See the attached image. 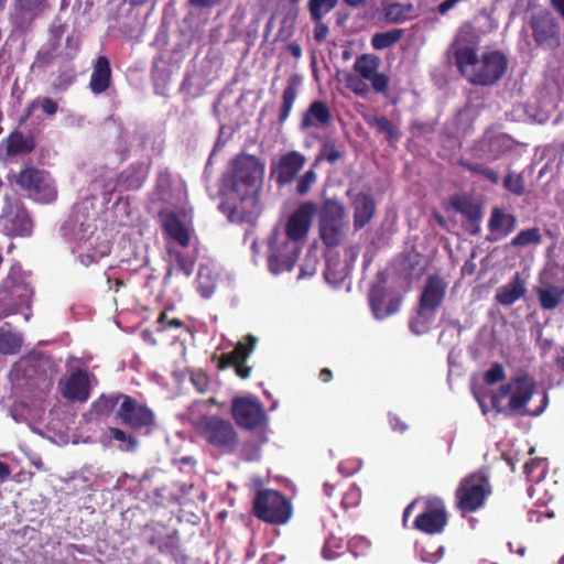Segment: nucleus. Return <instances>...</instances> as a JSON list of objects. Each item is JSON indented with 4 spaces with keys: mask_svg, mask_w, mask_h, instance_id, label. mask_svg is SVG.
Here are the masks:
<instances>
[{
    "mask_svg": "<svg viewBox=\"0 0 564 564\" xmlns=\"http://www.w3.org/2000/svg\"><path fill=\"white\" fill-rule=\"evenodd\" d=\"M479 40L470 24L463 25L456 33L451 52L460 75L470 84L492 86L508 69V58L501 51L485 52L478 56Z\"/></svg>",
    "mask_w": 564,
    "mask_h": 564,
    "instance_id": "1",
    "label": "nucleus"
},
{
    "mask_svg": "<svg viewBox=\"0 0 564 564\" xmlns=\"http://www.w3.org/2000/svg\"><path fill=\"white\" fill-rule=\"evenodd\" d=\"M263 174L264 166L254 155L242 153L231 162V195L219 205L231 223L251 220Z\"/></svg>",
    "mask_w": 564,
    "mask_h": 564,
    "instance_id": "2",
    "label": "nucleus"
},
{
    "mask_svg": "<svg viewBox=\"0 0 564 564\" xmlns=\"http://www.w3.org/2000/svg\"><path fill=\"white\" fill-rule=\"evenodd\" d=\"M535 380L528 373L516 376L492 393L490 402L497 413L506 416H538L547 405V395L543 394L541 405L534 410L527 408L535 391Z\"/></svg>",
    "mask_w": 564,
    "mask_h": 564,
    "instance_id": "3",
    "label": "nucleus"
},
{
    "mask_svg": "<svg viewBox=\"0 0 564 564\" xmlns=\"http://www.w3.org/2000/svg\"><path fill=\"white\" fill-rule=\"evenodd\" d=\"M317 206L314 202L307 200L290 215L285 224V234L292 243L286 242L285 253L274 250L268 258L269 268L273 273L291 271L299 258L300 249L296 242L303 241L312 226L313 217L316 214Z\"/></svg>",
    "mask_w": 564,
    "mask_h": 564,
    "instance_id": "4",
    "label": "nucleus"
},
{
    "mask_svg": "<svg viewBox=\"0 0 564 564\" xmlns=\"http://www.w3.org/2000/svg\"><path fill=\"white\" fill-rule=\"evenodd\" d=\"M447 293V282L440 274L427 276L417 301L416 316L410 321V329L421 335L429 330L437 310L442 306Z\"/></svg>",
    "mask_w": 564,
    "mask_h": 564,
    "instance_id": "5",
    "label": "nucleus"
},
{
    "mask_svg": "<svg viewBox=\"0 0 564 564\" xmlns=\"http://www.w3.org/2000/svg\"><path fill=\"white\" fill-rule=\"evenodd\" d=\"M194 426L198 435L221 454H234L238 449L239 436L230 421L218 415H205Z\"/></svg>",
    "mask_w": 564,
    "mask_h": 564,
    "instance_id": "6",
    "label": "nucleus"
},
{
    "mask_svg": "<svg viewBox=\"0 0 564 564\" xmlns=\"http://www.w3.org/2000/svg\"><path fill=\"white\" fill-rule=\"evenodd\" d=\"M347 228L344 204L335 198L324 199L318 213V234L322 242L329 249L340 246Z\"/></svg>",
    "mask_w": 564,
    "mask_h": 564,
    "instance_id": "7",
    "label": "nucleus"
},
{
    "mask_svg": "<svg viewBox=\"0 0 564 564\" xmlns=\"http://www.w3.org/2000/svg\"><path fill=\"white\" fill-rule=\"evenodd\" d=\"M491 492L489 479L482 473L464 477L455 490L456 507L463 516L480 509Z\"/></svg>",
    "mask_w": 564,
    "mask_h": 564,
    "instance_id": "8",
    "label": "nucleus"
},
{
    "mask_svg": "<svg viewBox=\"0 0 564 564\" xmlns=\"http://www.w3.org/2000/svg\"><path fill=\"white\" fill-rule=\"evenodd\" d=\"M252 513L261 521L284 524L291 518V502L278 490L260 489L256 492Z\"/></svg>",
    "mask_w": 564,
    "mask_h": 564,
    "instance_id": "9",
    "label": "nucleus"
},
{
    "mask_svg": "<svg viewBox=\"0 0 564 564\" xmlns=\"http://www.w3.org/2000/svg\"><path fill=\"white\" fill-rule=\"evenodd\" d=\"M13 182L28 197L36 202L51 203L56 198V186L47 171L26 166L14 175Z\"/></svg>",
    "mask_w": 564,
    "mask_h": 564,
    "instance_id": "10",
    "label": "nucleus"
},
{
    "mask_svg": "<svg viewBox=\"0 0 564 564\" xmlns=\"http://www.w3.org/2000/svg\"><path fill=\"white\" fill-rule=\"evenodd\" d=\"M529 28L534 44L542 51L556 52L562 45L561 24L547 9L531 14Z\"/></svg>",
    "mask_w": 564,
    "mask_h": 564,
    "instance_id": "11",
    "label": "nucleus"
},
{
    "mask_svg": "<svg viewBox=\"0 0 564 564\" xmlns=\"http://www.w3.org/2000/svg\"><path fill=\"white\" fill-rule=\"evenodd\" d=\"M67 24L62 22L61 19H55L48 26L47 40L43 44L46 48L55 53L64 62L73 61L80 51L82 37L80 34L73 31L66 35L64 47L62 48V40L66 33Z\"/></svg>",
    "mask_w": 564,
    "mask_h": 564,
    "instance_id": "12",
    "label": "nucleus"
},
{
    "mask_svg": "<svg viewBox=\"0 0 564 564\" xmlns=\"http://www.w3.org/2000/svg\"><path fill=\"white\" fill-rule=\"evenodd\" d=\"M424 503L425 508L415 517L413 528L429 535L441 534L448 523L444 500L438 497H429L424 499Z\"/></svg>",
    "mask_w": 564,
    "mask_h": 564,
    "instance_id": "13",
    "label": "nucleus"
},
{
    "mask_svg": "<svg viewBox=\"0 0 564 564\" xmlns=\"http://www.w3.org/2000/svg\"><path fill=\"white\" fill-rule=\"evenodd\" d=\"M1 231L8 237H28L33 231V220L23 205L7 199L0 214Z\"/></svg>",
    "mask_w": 564,
    "mask_h": 564,
    "instance_id": "14",
    "label": "nucleus"
},
{
    "mask_svg": "<svg viewBox=\"0 0 564 564\" xmlns=\"http://www.w3.org/2000/svg\"><path fill=\"white\" fill-rule=\"evenodd\" d=\"M230 412L236 424L245 430L258 429L267 419L262 403L256 398L235 397Z\"/></svg>",
    "mask_w": 564,
    "mask_h": 564,
    "instance_id": "15",
    "label": "nucleus"
},
{
    "mask_svg": "<svg viewBox=\"0 0 564 564\" xmlns=\"http://www.w3.org/2000/svg\"><path fill=\"white\" fill-rule=\"evenodd\" d=\"M117 417L133 430L150 429L155 422V415L148 405L127 394L117 410Z\"/></svg>",
    "mask_w": 564,
    "mask_h": 564,
    "instance_id": "16",
    "label": "nucleus"
},
{
    "mask_svg": "<svg viewBox=\"0 0 564 564\" xmlns=\"http://www.w3.org/2000/svg\"><path fill=\"white\" fill-rule=\"evenodd\" d=\"M516 145V141L510 135L497 133L476 142L471 149V154L477 160L494 162L512 152Z\"/></svg>",
    "mask_w": 564,
    "mask_h": 564,
    "instance_id": "17",
    "label": "nucleus"
},
{
    "mask_svg": "<svg viewBox=\"0 0 564 564\" xmlns=\"http://www.w3.org/2000/svg\"><path fill=\"white\" fill-rule=\"evenodd\" d=\"M381 59L375 54H361L356 57L354 70L365 80L370 82L371 88L377 94L387 95L390 78L384 73H380L379 68Z\"/></svg>",
    "mask_w": 564,
    "mask_h": 564,
    "instance_id": "18",
    "label": "nucleus"
},
{
    "mask_svg": "<svg viewBox=\"0 0 564 564\" xmlns=\"http://www.w3.org/2000/svg\"><path fill=\"white\" fill-rule=\"evenodd\" d=\"M79 260L84 265H90L107 257L111 251V243L106 236L95 235L90 231L88 236H80L76 240Z\"/></svg>",
    "mask_w": 564,
    "mask_h": 564,
    "instance_id": "19",
    "label": "nucleus"
},
{
    "mask_svg": "<svg viewBox=\"0 0 564 564\" xmlns=\"http://www.w3.org/2000/svg\"><path fill=\"white\" fill-rule=\"evenodd\" d=\"M306 156L299 151H290L281 155L271 165V174L279 186L291 184L306 164Z\"/></svg>",
    "mask_w": 564,
    "mask_h": 564,
    "instance_id": "20",
    "label": "nucleus"
},
{
    "mask_svg": "<svg viewBox=\"0 0 564 564\" xmlns=\"http://www.w3.org/2000/svg\"><path fill=\"white\" fill-rule=\"evenodd\" d=\"M62 395L72 402H86L90 397V381L87 370L77 368L63 382L59 381Z\"/></svg>",
    "mask_w": 564,
    "mask_h": 564,
    "instance_id": "21",
    "label": "nucleus"
},
{
    "mask_svg": "<svg viewBox=\"0 0 564 564\" xmlns=\"http://www.w3.org/2000/svg\"><path fill=\"white\" fill-rule=\"evenodd\" d=\"M164 232L180 246L187 247L191 242V234L178 214L167 208L158 213Z\"/></svg>",
    "mask_w": 564,
    "mask_h": 564,
    "instance_id": "22",
    "label": "nucleus"
},
{
    "mask_svg": "<svg viewBox=\"0 0 564 564\" xmlns=\"http://www.w3.org/2000/svg\"><path fill=\"white\" fill-rule=\"evenodd\" d=\"M332 121V112L327 104L323 100H314L302 113L300 130L306 131L311 128H325Z\"/></svg>",
    "mask_w": 564,
    "mask_h": 564,
    "instance_id": "23",
    "label": "nucleus"
},
{
    "mask_svg": "<svg viewBox=\"0 0 564 564\" xmlns=\"http://www.w3.org/2000/svg\"><path fill=\"white\" fill-rule=\"evenodd\" d=\"M386 290L380 285H375L369 292V304L376 318L383 319L395 314L402 303L400 296H394L384 305Z\"/></svg>",
    "mask_w": 564,
    "mask_h": 564,
    "instance_id": "24",
    "label": "nucleus"
},
{
    "mask_svg": "<svg viewBox=\"0 0 564 564\" xmlns=\"http://www.w3.org/2000/svg\"><path fill=\"white\" fill-rule=\"evenodd\" d=\"M354 210V229L356 231L362 229L370 223L376 213V202L372 195L358 193L351 200Z\"/></svg>",
    "mask_w": 564,
    "mask_h": 564,
    "instance_id": "25",
    "label": "nucleus"
},
{
    "mask_svg": "<svg viewBox=\"0 0 564 564\" xmlns=\"http://www.w3.org/2000/svg\"><path fill=\"white\" fill-rule=\"evenodd\" d=\"M111 85L110 61L105 55H99L93 65L89 88L93 94L100 95L108 90Z\"/></svg>",
    "mask_w": 564,
    "mask_h": 564,
    "instance_id": "26",
    "label": "nucleus"
},
{
    "mask_svg": "<svg viewBox=\"0 0 564 564\" xmlns=\"http://www.w3.org/2000/svg\"><path fill=\"white\" fill-rule=\"evenodd\" d=\"M525 294V281L521 278L519 272H516L507 284L497 290L495 300L502 306H511Z\"/></svg>",
    "mask_w": 564,
    "mask_h": 564,
    "instance_id": "27",
    "label": "nucleus"
},
{
    "mask_svg": "<svg viewBox=\"0 0 564 564\" xmlns=\"http://www.w3.org/2000/svg\"><path fill=\"white\" fill-rule=\"evenodd\" d=\"M452 206L468 220L470 225V228H468L469 234L477 235L480 230L479 221L482 216L480 206L466 195L453 197Z\"/></svg>",
    "mask_w": 564,
    "mask_h": 564,
    "instance_id": "28",
    "label": "nucleus"
},
{
    "mask_svg": "<svg viewBox=\"0 0 564 564\" xmlns=\"http://www.w3.org/2000/svg\"><path fill=\"white\" fill-rule=\"evenodd\" d=\"M301 85V76L293 74L289 77L286 86L282 93V105L280 107L278 123L283 126L292 111L293 105L299 94V87Z\"/></svg>",
    "mask_w": 564,
    "mask_h": 564,
    "instance_id": "29",
    "label": "nucleus"
},
{
    "mask_svg": "<svg viewBox=\"0 0 564 564\" xmlns=\"http://www.w3.org/2000/svg\"><path fill=\"white\" fill-rule=\"evenodd\" d=\"M149 170V165L144 162L132 163L120 174L119 183L126 189H139L145 182Z\"/></svg>",
    "mask_w": 564,
    "mask_h": 564,
    "instance_id": "30",
    "label": "nucleus"
},
{
    "mask_svg": "<svg viewBox=\"0 0 564 564\" xmlns=\"http://www.w3.org/2000/svg\"><path fill=\"white\" fill-rule=\"evenodd\" d=\"M517 218L512 214H507L499 208H494L488 221L491 232H499L500 237H507L514 231Z\"/></svg>",
    "mask_w": 564,
    "mask_h": 564,
    "instance_id": "31",
    "label": "nucleus"
},
{
    "mask_svg": "<svg viewBox=\"0 0 564 564\" xmlns=\"http://www.w3.org/2000/svg\"><path fill=\"white\" fill-rule=\"evenodd\" d=\"M414 6L410 2H394L382 10L383 18L389 23H403L414 17Z\"/></svg>",
    "mask_w": 564,
    "mask_h": 564,
    "instance_id": "32",
    "label": "nucleus"
},
{
    "mask_svg": "<svg viewBox=\"0 0 564 564\" xmlns=\"http://www.w3.org/2000/svg\"><path fill=\"white\" fill-rule=\"evenodd\" d=\"M534 292L538 296L540 306L545 311H552L556 308L564 295V290L555 285L535 288Z\"/></svg>",
    "mask_w": 564,
    "mask_h": 564,
    "instance_id": "33",
    "label": "nucleus"
},
{
    "mask_svg": "<svg viewBox=\"0 0 564 564\" xmlns=\"http://www.w3.org/2000/svg\"><path fill=\"white\" fill-rule=\"evenodd\" d=\"M404 36L403 29H392L386 32H377L371 37V46L376 51H383L394 46Z\"/></svg>",
    "mask_w": 564,
    "mask_h": 564,
    "instance_id": "34",
    "label": "nucleus"
},
{
    "mask_svg": "<svg viewBox=\"0 0 564 564\" xmlns=\"http://www.w3.org/2000/svg\"><path fill=\"white\" fill-rule=\"evenodd\" d=\"M365 121L377 131L386 135L387 140H398L401 137L399 129L384 116H366Z\"/></svg>",
    "mask_w": 564,
    "mask_h": 564,
    "instance_id": "35",
    "label": "nucleus"
},
{
    "mask_svg": "<svg viewBox=\"0 0 564 564\" xmlns=\"http://www.w3.org/2000/svg\"><path fill=\"white\" fill-rule=\"evenodd\" d=\"M458 164H459V166H462L466 171L470 172L471 174L482 176L484 178L488 180L492 184L499 183L500 178H499L498 173L494 169L487 166L486 164H484L481 162H473L468 159L460 158L458 160Z\"/></svg>",
    "mask_w": 564,
    "mask_h": 564,
    "instance_id": "36",
    "label": "nucleus"
},
{
    "mask_svg": "<svg viewBox=\"0 0 564 564\" xmlns=\"http://www.w3.org/2000/svg\"><path fill=\"white\" fill-rule=\"evenodd\" d=\"M77 78L76 69L73 64L64 62L59 65L57 76L53 82L54 89L58 91L67 90Z\"/></svg>",
    "mask_w": 564,
    "mask_h": 564,
    "instance_id": "37",
    "label": "nucleus"
},
{
    "mask_svg": "<svg viewBox=\"0 0 564 564\" xmlns=\"http://www.w3.org/2000/svg\"><path fill=\"white\" fill-rule=\"evenodd\" d=\"M341 158L343 152L336 147L335 141L330 138H323L321 149L315 159V164L322 161L334 164Z\"/></svg>",
    "mask_w": 564,
    "mask_h": 564,
    "instance_id": "38",
    "label": "nucleus"
},
{
    "mask_svg": "<svg viewBox=\"0 0 564 564\" xmlns=\"http://www.w3.org/2000/svg\"><path fill=\"white\" fill-rule=\"evenodd\" d=\"M542 242V235L538 227L522 229L510 241L511 247L538 246Z\"/></svg>",
    "mask_w": 564,
    "mask_h": 564,
    "instance_id": "39",
    "label": "nucleus"
},
{
    "mask_svg": "<svg viewBox=\"0 0 564 564\" xmlns=\"http://www.w3.org/2000/svg\"><path fill=\"white\" fill-rule=\"evenodd\" d=\"M22 338L20 335L0 328V352L3 355H13L20 351Z\"/></svg>",
    "mask_w": 564,
    "mask_h": 564,
    "instance_id": "40",
    "label": "nucleus"
},
{
    "mask_svg": "<svg viewBox=\"0 0 564 564\" xmlns=\"http://www.w3.org/2000/svg\"><path fill=\"white\" fill-rule=\"evenodd\" d=\"M339 0H308L307 10L312 21L323 20L338 4Z\"/></svg>",
    "mask_w": 564,
    "mask_h": 564,
    "instance_id": "41",
    "label": "nucleus"
},
{
    "mask_svg": "<svg viewBox=\"0 0 564 564\" xmlns=\"http://www.w3.org/2000/svg\"><path fill=\"white\" fill-rule=\"evenodd\" d=\"M36 108L41 109L46 116L53 117L58 111V104L51 97H37L25 108L26 117H30Z\"/></svg>",
    "mask_w": 564,
    "mask_h": 564,
    "instance_id": "42",
    "label": "nucleus"
},
{
    "mask_svg": "<svg viewBox=\"0 0 564 564\" xmlns=\"http://www.w3.org/2000/svg\"><path fill=\"white\" fill-rule=\"evenodd\" d=\"M149 543L156 546L160 553L171 555L174 558L180 554V543L175 536L169 535L164 539L152 536Z\"/></svg>",
    "mask_w": 564,
    "mask_h": 564,
    "instance_id": "43",
    "label": "nucleus"
},
{
    "mask_svg": "<svg viewBox=\"0 0 564 564\" xmlns=\"http://www.w3.org/2000/svg\"><path fill=\"white\" fill-rule=\"evenodd\" d=\"M56 58H58V56L42 44L31 64V70L45 72L52 66Z\"/></svg>",
    "mask_w": 564,
    "mask_h": 564,
    "instance_id": "44",
    "label": "nucleus"
},
{
    "mask_svg": "<svg viewBox=\"0 0 564 564\" xmlns=\"http://www.w3.org/2000/svg\"><path fill=\"white\" fill-rule=\"evenodd\" d=\"M126 394L116 393L111 395L101 394L93 404L95 412L98 415L109 414L118 404L119 400L123 401Z\"/></svg>",
    "mask_w": 564,
    "mask_h": 564,
    "instance_id": "45",
    "label": "nucleus"
},
{
    "mask_svg": "<svg viewBox=\"0 0 564 564\" xmlns=\"http://www.w3.org/2000/svg\"><path fill=\"white\" fill-rule=\"evenodd\" d=\"M111 438L122 443L120 448L124 452H133L138 447V440L130 433L124 432L119 427H109L108 430Z\"/></svg>",
    "mask_w": 564,
    "mask_h": 564,
    "instance_id": "46",
    "label": "nucleus"
},
{
    "mask_svg": "<svg viewBox=\"0 0 564 564\" xmlns=\"http://www.w3.org/2000/svg\"><path fill=\"white\" fill-rule=\"evenodd\" d=\"M189 381L199 393H206L210 388V379L208 375L202 369L191 370Z\"/></svg>",
    "mask_w": 564,
    "mask_h": 564,
    "instance_id": "47",
    "label": "nucleus"
},
{
    "mask_svg": "<svg viewBox=\"0 0 564 564\" xmlns=\"http://www.w3.org/2000/svg\"><path fill=\"white\" fill-rule=\"evenodd\" d=\"M258 343V338L251 334L247 335L243 340L238 341L236 347L234 348L236 355L240 357V360L247 361L249 356L256 348Z\"/></svg>",
    "mask_w": 564,
    "mask_h": 564,
    "instance_id": "48",
    "label": "nucleus"
},
{
    "mask_svg": "<svg viewBox=\"0 0 564 564\" xmlns=\"http://www.w3.org/2000/svg\"><path fill=\"white\" fill-rule=\"evenodd\" d=\"M359 75L347 74L345 76L346 87L357 96L365 97L369 93L368 85L364 82Z\"/></svg>",
    "mask_w": 564,
    "mask_h": 564,
    "instance_id": "49",
    "label": "nucleus"
},
{
    "mask_svg": "<svg viewBox=\"0 0 564 564\" xmlns=\"http://www.w3.org/2000/svg\"><path fill=\"white\" fill-rule=\"evenodd\" d=\"M340 264L339 262L333 263L332 261H327V265L324 272V276L329 284L335 286L340 285L341 282L347 276L346 270L343 268L340 270L336 269V265Z\"/></svg>",
    "mask_w": 564,
    "mask_h": 564,
    "instance_id": "50",
    "label": "nucleus"
},
{
    "mask_svg": "<svg viewBox=\"0 0 564 564\" xmlns=\"http://www.w3.org/2000/svg\"><path fill=\"white\" fill-rule=\"evenodd\" d=\"M506 378L505 368L501 364L495 362L484 373V382L488 386H494Z\"/></svg>",
    "mask_w": 564,
    "mask_h": 564,
    "instance_id": "51",
    "label": "nucleus"
},
{
    "mask_svg": "<svg viewBox=\"0 0 564 564\" xmlns=\"http://www.w3.org/2000/svg\"><path fill=\"white\" fill-rule=\"evenodd\" d=\"M503 186L506 189L518 196L522 195L525 191L523 178L514 173L507 174L503 180Z\"/></svg>",
    "mask_w": 564,
    "mask_h": 564,
    "instance_id": "52",
    "label": "nucleus"
},
{
    "mask_svg": "<svg viewBox=\"0 0 564 564\" xmlns=\"http://www.w3.org/2000/svg\"><path fill=\"white\" fill-rule=\"evenodd\" d=\"M317 175L313 169L306 171L297 181L296 193L300 196L306 195L312 185L316 182Z\"/></svg>",
    "mask_w": 564,
    "mask_h": 564,
    "instance_id": "53",
    "label": "nucleus"
},
{
    "mask_svg": "<svg viewBox=\"0 0 564 564\" xmlns=\"http://www.w3.org/2000/svg\"><path fill=\"white\" fill-rule=\"evenodd\" d=\"M422 259L419 253L414 256H409L406 259L408 265L405 267V271L410 276H422L425 272V265L421 263Z\"/></svg>",
    "mask_w": 564,
    "mask_h": 564,
    "instance_id": "54",
    "label": "nucleus"
},
{
    "mask_svg": "<svg viewBox=\"0 0 564 564\" xmlns=\"http://www.w3.org/2000/svg\"><path fill=\"white\" fill-rule=\"evenodd\" d=\"M213 359H217V368L218 370H225L229 367L236 368L242 360L240 357L236 355L235 350L226 354H221L219 357L214 356Z\"/></svg>",
    "mask_w": 564,
    "mask_h": 564,
    "instance_id": "55",
    "label": "nucleus"
},
{
    "mask_svg": "<svg viewBox=\"0 0 564 564\" xmlns=\"http://www.w3.org/2000/svg\"><path fill=\"white\" fill-rule=\"evenodd\" d=\"M348 550L355 555H364L370 547V542L362 536H354L349 540Z\"/></svg>",
    "mask_w": 564,
    "mask_h": 564,
    "instance_id": "56",
    "label": "nucleus"
},
{
    "mask_svg": "<svg viewBox=\"0 0 564 564\" xmlns=\"http://www.w3.org/2000/svg\"><path fill=\"white\" fill-rule=\"evenodd\" d=\"M158 324L160 325L158 330H166L167 328H183L185 323L180 318H169L166 312H162L158 317Z\"/></svg>",
    "mask_w": 564,
    "mask_h": 564,
    "instance_id": "57",
    "label": "nucleus"
},
{
    "mask_svg": "<svg viewBox=\"0 0 564 564\" xmlns=\"http://www.w3.org/2000/svg\"><path fill=\"white\" fill-rule=\"evenodd\" d=\"M543 466V460L540 458H533L530 462H527L523 466L524 474L531 481H540L542 478V473L538 476H534V471L538 468H541Z\"/></svg>",
    "mask_w": 564,
    "mask_h": 564,
    "instance_id": "58",
    "label": "nucleus"
},
{
    "mask_svg": "<svg viewBox=\"0 0 564 564\" xmlns=\"http://www.w3.org/2000/svg\"><path fill=\"white\" fill-rule=\"evenodd\" d=\"M444 552H445V549L444 546H438L437 550L433 553L431 552H427L426 550L424 549H421L419 551V555H420V558L423 561V562H426V563H436L438 562L443 555H444Z\"/></svg>",
    "mask_w": 564,
    "mask_h": 564,
    "instance_id": "59",
    "label": "nucleus"
},
{
    "mask_svg": "<svg viewBox=\"0 0 564 564\" xmlns=\"http://www.w3.org/2000/svg\"><path fill=\"white\" fill-rule=\"evenodd\" d=\"M315 23V26H314V30H313V34H314V40L317 42V43H322L328 35L329 33V29L328 26L323 22V20H319V21H313Z\"/></svg>",
    "mask_w": 564,
    "mask_h": 564,
    "instance_id": "60",
    "label": "nucleus"
},
{
    "mask_svg": "<svg viewBox=\"0 0 564 564\" xmlns=\"http://www.w3.org/2000/svg\"><path fill=\"white\" fill-rule=\"evenodd\" d=\"M339 547L338 541L335 538H329L323 547V555L325 558L332 560L335 558L340 553L335 551L334 549Z\"/></svg>",
    "mask_w": 564,
    "mask_h": 564,
    "instance_id": "61",
    "label": "nucleus"
},
{
    "mask_svg": "<svg viewBox=\"0 0 564 564\" xmlns=\"http://www.w3.org/2000/svg\"><path fill=\"white\" fill-rule=\"evenodd\" d=\"M389 424L394 432L404 433L408 430V424L395 414L389 415Z\"/></svg>",
    "mask_w": 564,
    "mask_h": 564,
    "instance_id": "62",
    "label": "nucleus"
},
{
    "mask_svg": "<svg viewBox=\"0 0 564 564\" xmlns=\"http://www.w3.org/2000/svg\"><path fill=\"white\" fill-rule=\"evenodd\" d=\"M175 260L180 270H182L185 275L189 276L193 272V263L188 262L181 252L176 253Z\"/></svg>",
    "mask_w": 564,
    "mask_h": 564,
    "instance_id": "63",
    "label": "nucleus"
},
{
    "mask_svg": "<svg viewBox=\"0 0 564 564\" xmlns=\"http://www.w3.org/2000/svg\"><path fill=\"white\" fill-rule=\"evenodd\" d=\"M252 368L246 364V361H241L235 368L236 375L241 379H248L251 375Z\"/></svg>",
    "mask_w": 564,
    "mask_h": 564,
    "instance_id": "64",
    "label": "nucleus"
}]
</instances>
